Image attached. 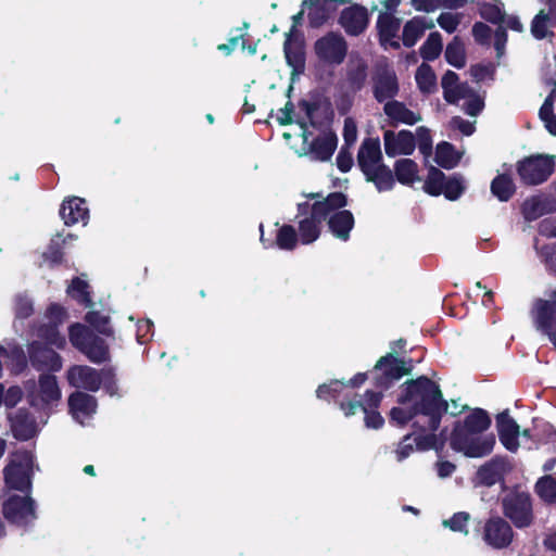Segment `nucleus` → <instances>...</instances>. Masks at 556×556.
Listing matches in <instances>:
<instances>
[{"label": "nucleus", "mask_w": 556, "mask_h": 556, "mask_svg": "<svg viewBox=\"0 0 556 556\" xmlns=\"http://www.w3.org/2000/svg\"><path fill=\"white\" fill-rule=\"evenodd\" d=\"M65 242L66 238H63L61 233H56L48 244L42 257L49 264L50 268H54L63 264Z\"/></svg>", "instance_id": "ea45409f"}, {"label": "nucleus", "mask_w": 556, "mask_h": 556, "mask_svg": "<svg viewBox=\"0 0 556 556\" xmlns=\"http://www.w3.org/2000/svg\"><path fill=\"white\" fill-rule=\"evenodd\" d=\"M260 230H261L260 240L263 243L265 249H271V248L277 247L278 249L283 250V251H293L296 248L298 242L300 240L295 228L288 224H283L282 226L279 227V229L277 230L275 240L264 238L262 224L260 226Z\"/></svg>", "instance_id": "a878e982"}, {"label": "nucleus", "mask_w": 556, "mask_h": 556, "mask_svg": "<svg viewBox=\"0 0 556 556\" xmlns=\"http://www.w3.org/2000/svg\"><path fill=\"white\" fill-rule=\"evenodd\" d=\"M556 440V429L549 422L535 427L534 441L542 444H553Z\"/></svg>", "instance_id": "13d9d810"}, {"label": "nucleus", "mask_w": 556, "mask_h": 556, "mask_svg": "<svg viewBox=\"0 0 556 556\" xmlns=\"http://www.w3.org/2000/svg\"><path fill=\"white\" fill-rule=\"evenodd\" d=\"M338 146L337 135L329 130L323 135L317 136L309 143L308 152L313 159L319 162L329 161Z\"/></svg>", "instance_id": "cd10ccee"}, {"label": "nucleus", "mask_w": 556, "mask_h": 556, "mask_svg": "<svg viewBox=\"0 0 556 556\" xmlns=\"http://www.w3.org/2000/svg\"><path fill=\"white\" fill-rule=\"evenodd\" d=\"M465 189L466 187L462 175L453 174L450 177H446L444 192H442V194L448 201H456L465 192Z\"/></svg>", "instance_id": "3c124183"}, {"label": "nucleus", "mask_w": 556, "mask_h": 556, "mask_svg": "<svg viewBox=\"0 0 556 556\" xmlns=\"http://www.w3.org/2000/svg\"><path fill=\"white\" fill-rule=\"evenodd\" d=\"M530 317L535 330L546 336L556 348V289L548 292L547 299H534Z\"/></svg>", "instance_id": "0eeeda50"}, {"label": "nucleus", "mask_w": 556, "mask_h": 556, "mask_svg": "<svg viewBox=\"0 0 556 556\" xmlns=\"http://www.w3.org/2000/svg\"><path fill=\"white\" fill-rule=\"evenodd\" d=\"M329 384H330V390L332 392L333 402L337 403L339 406H340V403H342V401L348 400L346 396L357 400L358 395L356 393H353L351 391L344 392V390L348 388L345 382L336 379V380H331L329 382Z\"/></svg>", "instance_id": "bf43d9fd"}, {"label": "nucleus", "mask_w": 556, "mask_h": 556, "mask_svg": "<svg viewBox=\"0 0 556 556\" xmlns=\"http://www.w3.org/2000/svg\"><path fill=\"white\" fill-rule=\"evenodd\" d=\"M437 22L440 25V27L448 34L454 33L459 24V20L456 15L446 12L441 13Z\"/></svg>", "instance_id": "69168bd1"}, {"label": "nucleus", "mask_w": 556, "mask_h": 556, "mask_svg": "<svg viewBox=\"0 0 556 556\" xmlns=\"http://www.w3.org/2000/svg\"><path fill=\"white\" fill-rule=\"evenodd\" d=\"M346 401L340 403V409L345 417H351L358 412L364 413L365 426L369 429L378 430L383 427L384 418L381 416L379 408L383 400L382 392L367 390L364 393L363 400H354L346 396Z\"/></svg>", "instance_id": "423d86ee"}, {"label": "nucleus", "mask_w": 556, "mask_h": 556, "mask_svg": "<svg viewBox=\"0 0 556 556\" xmlns=\"http://www.w3.org/2000/svg\"><path fill=\"white\" fill-rule=\"evenodd\" d=\"M386 154L390 157L396 155H410L416 148V137L410 130L402 129L397 134L393 130L383 132Z\"/></svg>", "instance_id": "f3484780"}, {"label": "nucleus", "mask_w": 556, "mask_h": 556, "mask_svg": "<svg viewBox=\"0 0 556 556\" xmlns=\"http://www.w3.org/2000/svg\"><path fill=\"white\" fill-rule=\"evenodd\" d=\"M97 406L96 397L81 391H75L68 397V407L73 414L90 416L96 413Z\"/></svg>", "instance_id": "72a5a7b5"}, {"label": "nucleus", "mask_w": 556, "mask_h": 556, "mask_svg": "<svg viewBox=\"0 0 556 556\" xmlns=\"http://www.w3.org/2000/svg\"><path fill=\"white\" fill-rule=\"evenodd\" d=\"M380 36L390 39L396 36L400 29V20L389 13H380L377 21Z\"/></svg>", "instance_id": "8fccbe9b"}, {"label": "nucleus", "mask_w": 556, "mask_h": 556, "mask_svg": "<svg viewBox=\"0 0 556 556\" xmlns=\"http://www.w3.org/2000/svg\"><path fill=\"white\" fill-rule=\"evenodd\" d=\"M60 216L66 226H72L79 222L86 225L89 219V210L86 206L85 199L79 197L65 199L60 207Z\"/></svg>", "instance_id": "5701e85b"}, {"label": "nucleus", "mask_w": 556, "mask_h": 556, "mask_svg": "<svg viewBox=\"0 0 556 556\" xmlns=\"http://www.w3.org/2000/svg\"><path fill=\"white\" fill-rule=\"evenodd\" d=\"M394 178L404 186L418 180V165L412 159H400L394 163Z\"/></svg>", "instance_id": "e433bc0d"}, {"label": "nucleus", "mask_w": 556, "mask_h": 556, "mask_svg": "<svg viewBox=\"0 0 556 556\" xmlns=\"http://www.w3.org/2000/svg\"><path fill=\"white\" fill-rule=\"evenodd\" d=\"M311 205L327 219L332 212L342 211L348 205V197L341 191H336Z\"/></svg>", "instance_id": "473e14b6"}, {"label": "nucleus", "mask_w": 556, "mask_h": 556, "mask_svg": "<svg viewBox=\"0 0 556 556\" xmlns=\"http://www.w3.org/2000/svg\"><path fill=\"white\" fill-rule=\"evenodd\" d=\"M368 77V64L364 59H358L355 64L348 67L346 83L353 92L361 91Z\"/></svg>", "instance_id": "c9c22d12"}, {"label": "nucleus", "mask_w": 556, "mask_h": 556, "mask_svg": "<svg viewBox=\"0 0 556 556\" xmlns=\"http://www.w3.org/2000/svg\"><path fill=\"white\" fill-rule=\"evenodd\" d=\"M412 370V359L405 362L395 356L394 353H388L381 356L370 370L372 384L378 389L377 392L383 393L402 377L409 375Z\"/></svg>", "instance_id": "20e7f679"}, {"label": "nucleus", "mask_w": 556, "mask_h": 556, "mask_svg": "<svg viewBox=\"0 0 556 556\" xmlns=\"http://www.w3.org/2000/svg\"><path fill=\"white\" fill-rule=\"evenodd\" d=\"M430 433H420L415 437L414 442L416 448L419 451H429L432 448H437L438 435L434 433L435 431L429 430Z\"/></svg>", "instance_id": "052dcab7"}, {"label": "nucleus", "mask_w": 556, "mask_h": 556, "mask_svg": "<svg viewBox=\"0 0 556 556\" xmlns=\"http://www.w3.org/2000/svg\"><path fill=\"white\" fill-rule=\"evenodd\" d=\"M314 51L321 63L340 65L346 58L348 42L341 34L329 31L315 41Z\"/></svg>", "instance_id": "9b49d317"}, {"label": "nucleus", "mask_w": 556, "mask_h": 556, "mask_svg": "<svg viewBox=\"0 0 556 556\" xmlns=\"http://www.w3.org/2000/svg\"><path fill=\"white\" fill-rule=\"evenodd\" d=\"M89 288L90 287L86 280H83L79 277H74L66 289V293L78 304L85 307H91L93 305V301Z\"/></svg>", "instance_id": "58836bf2"}, {"label": "nucleus", "mask_w": 556, "mask_h": 556, "mask_svg": "<svg viewBox=\"0 0 556 556\" xmlns=\"http://www.w3.org/2000/svg\"><path fill=\"white\" fill-rule=\"evenodd\" d=\"M535 249L546 270L556 275V242L535 247Z\"/></svg>", "instance_id": "603ef678"}, {"label": "nucleus", "mask_w": 556, "mask_h": 556, "mask_svg": "<svg viewBox=\"0 0 556 556\" xmlns=\"http://www.w3.org/2000/svg\"><path fill=\"white\" fill-rule=\"evenodd\" d=\"M2 514L9 523L26 528L37 519L36 502L29 493L10 495L2 504Z\"/></svg>", "instance_id": "9d476101"}, {"label": "nucleus", "mask_w": 556, "mask_h": 556, "mask_svg": "<svg viewBox=\"0 0 556 556\" xmlns=\"http://www.w3.org/2000/svg\"><path fill=\"white\" fill-rule=\"evenodd\" d=\"M28 359L37 371L58 372L62 369L63 361L59 353L39 341L28 344Z\"/></svg>", "instance_id": "2eb2a0df"}, {"label": "nucleus", "mask_w": 556, "mask_h": 556, "mask_svg": "<svg viewBox=\"0 0 556 556\" xmlns=\"http://www.w3.org/2000/svg\"><path fill=\"white\" fill-rule=\"evenodd\" d=\"M382 164V152L379 138H366L363 140L357 152V165L363 174L367 169L375 168Z\"/></svg>", "instance_id": "b1692460"}, {"label": "nucleus", "mask_w": 556, "mask_h": 556, "mask_svg": "<svg viewBox=\"0 0 556 556\" xmlns=\"http://www.w3.org/2000/svg\"><path fill=\"white\" fill-rule=\"evenodd\" d=\"M536 494L546 503H556V479L552 476H543L535 483Z\"/></svg>", "instance_id": "09e8293b"}, {"label": "nucleus", "mask_w": 556, "mask_h": 556, "mask_svg": "<svg viewBox=\"0 0 556 556\" xmlns=\"http://www.w3.org/2000/svg\"><path fill=\"white\" fill-rule=\"evenodd\" d=\"M367 181L374 182L379 192L392 190L395 185L393 172L386 164H378L364 174Z\"/></svg>", "instance_id": "2f4dec72"}, {"label": "nucleus", "mask_w": 556, "mask_h": 556, "mask_svg": "<svg viewBox=\"0 0 556 556\" xmlns=\"http://www.w3.org/2000/svg\"><path fill=\"white\" fill-rule=\"evenodd\" d=\"M369 22L370 14L368 9L359 3H352L350 7L344 8L338 18V24L351 37L364 34L369 26Z\"/></svg>", "instance_id": "dca6fc26"}, {"label": "nucleus", "mask_w": 556, "mask_h": 556, "mask_svg": "<svg viewBox=\"0 0 556 556\" xmlns=\"http://www.w3.org/2000/svg\"><path fill=\"white\" fill-rule=\"evenodd\" d=\"M479 13L483 20L492 24L501 25L505 21V15L502 10L493 3H482Z\"/></svg>", "instance_id": "6e6d98bb"}, {"label": "nucleus", "mask_w": 556, "mask_h": 556, "mask_svg": "<svg viewBox=\"0 0 556 556\" xmlns=\"http://www.w3.org/2000/svg\"><path fill=\"white\" fill-rule=\"evenodd\" d=\"M283 52L287 64L292 68V74H302L306 61L303 41L293 40L292 34L287 33Z\"/></svg>", "instance_id": "bb28decb"}, {"label": "nucleus", "mask_w": 556, "mask_h": 556, "mask_svg": "<svg viewBox=\"0 0 556 556\" xmlns=\"http://www.w3.org/2000/svg\"><path fill=\"white\" fill-rule=\"evenodd\" d=\"M491 192L501 202H507L515 194L516 186L508 174H500L491 182Z\"/></svg>", "instance_id": "a19ab883"}, {"label": "nucleus", "mask_w": 556, "mask_h": 556, "mask_svg": "<svg viewBox=\"0 0 556 556\" xmlns=\"http://www.w3.org/2000/svg\"><path fill=\"white\" fill-rule=\"evenodd\" d=\"M40 401L43 405L56 402L61 399V390L56 377L50 374H41L38 379Z\"/></svg>", "instance_id": "f704fd0d"}, {"label": "nucleus", "mask_w": 556, "mask_h": 556, "mask_svg": "<svg viewBox=\"0 0 556 556\" xmlns=\"http://www.w3.org/2000/svg\"><path fill=\"white\" fill-rule=\"evenodd\" d=\"M68 339L71 344L91 363L102 364L110 359L109 345L90 327L80 323L71 325Z\"/></svg>", "instance_id": "7ed1b4c3"}, {"label": "nucleus", "mask_w": 556, "mask_h": 556, "mask_svg": "<svg viewBox=\"0 0 556 556\" xmlns=\"http://www.w3.org/2000/svg\"><path fill=\"white\" fill-rule=\"evenodd\" d=\"M23 399V391L18 386H11L5 392L3 403L8 408L15 407Z\"/></svg>", "instance_id": "338daca9"}, {"label": "nucleus", "mask_w": 556, "mask_h": 556, "mask_svg": "<svg viewBox=\"0 0 556 556\" xmlns=\"http://www.w3.org/2000/svg\"><path fill=\"white\" fill-rule=\"evenodd\" d=\"M299 215L304 216L299 220V238L302 244H312L321 235L323 223L326 218L320 215L308 202L298 204Z\"/></svg>", "instance_id": "4468645a"}, {"label": "nucleus", "mask_w": 556, "mask_h": 556, "mask_svg": "<svg viewBox=\"0 0 556 556\" xmlns=\"http://www.w3.org/2000/svg\"><path fill=\"white\" fill-rule=\"evenodd\" d=\"M37 336L48 345L58 349H64L66 345L65 337L60 333L59 325L52 323L42 324L37 329Z\"/></svg>", "instance_id": "a18cd8bd"}, {"label": "nucleus", "mask_w": 556, "mask_h": 556, "mask_svg": "<svg viewBox=\"0 0 556 556\" xmlns=\"http://www.w3.org/2000/svg\"><path fill=\"white\" fill-rule=\"evenodd\" d=\"M416 144L418 146L419 152L425 157L432 154V136L430 129L426 126H419L416 129Z\"/></svg>", "instance_id": "5fc2aeb1"}, {"label": "nucleus", "mask_w": 556, "mask_h": 556, "mask_svg": "<svg viewBox=\"0 0 556 556\" xmlns=\"http://www.w3.org/2000/svg\"><path fill=\"white\" fill-rule=\"evenodd\" d=\"M484 109V99L479 94L469 98L464 103L463 110L470 116H478Z\"/></svg>", "instance_id": "0e129e2a"}, {"label": "nucleus", "mask_w": 556, "mask_h": 556, "mask_svg": "<svg viewBox=\"0 0 556 556\" xmlns=\"http://www.w3.org/2000/svg\"><path fill=\"white\" fill-rule=\"evenodd\" d=\"M553 213H556V199L551 194L531 195L521 204V214L527 222Z\"/></svg>", "instance_id": "aec40b11"}, {"label": "nucleus", "mask_w": 556, "mask_h": 556, "mask_svg": "<svg viewBox=\"0 0 556 556\" xmlns=\"http://www.w3.org/2000/svg\"><path fill=\"white\" fill-rule=\"evenodd\" d=\"M372 94L378 103L394 100L400 92L397 75L389 64L376 65L372 75Z\"/></svg>", "instance_id": "f8f14e48"}, {"label": "nucleus", "mask_w": 556, "mask_h": 556, "mask_svg": "<svg viewBox=\"0 0 556 556\" xmlns=\"http://www.w3.org/2000/svg\"><path fill=\"white\" fill-rule=\"evenodd\" d=\"M416 84L422 93H432L437 88V76L432 67L421 63L415 74Z\"/></svg>", "instance_id": "37998d69"}, {"label": "nucleus", "mask_w": 556, "mask_h": 556, "mask_svg": "<svg viewBox=\"0 0 556 556\" xmlns=\"http://www.w3.org/2000/svg\"><path fill=\"white\" fill-rule=\"evenodd\" d=\"M496 428L501 443L509 452H516L519 447V425L510 417L508 410L496 415Z\"/></svg>", "instance_id": "412c9836"}, {"label": "nucleus", "mask_w": 556, "mask_h": 556, "mask_svg": "<svg viewBox=\"0 0 556 556\" xmlns=\"http://www.w3.org/2000/svg\"><path fill=\"white\" fill-rule=\"evenodd\" d=\"M491 28L482 22H476L472 26V35L479 43H486L491 38Z\"/></svg>", "instance_id": "774afa93"}, {"label": "nucleus", "mask_w": 556, "mask_h": 556, "mask_svg": "<svg viewBox=\"0 0 556 556\" xmlns=\"http://www.w3.org/2000/svg\"><path fill=\"white\" fill-rule=\"evenodd\" d=\"M434 161L440 167L452 169L458 165L460 155L451 142L441 141L437 146Z\"/></svg>", "instance_id": "4c0bfd02"}, {"label": "nucleus", "mask_w": 556, "mask_h": 556, "mask_svg": "<svg viewBox=\"0 0 556 556\" xmlns=\"http://www.w3.org/2000/svg\"><path fill=\"white\" fill-rule=\"evenodd\" d=\"M502 513L517 529L530 527L534 521L533 503L529 492L513 489L501 500Z\"/></svg>", "instance_id": "39448f33"}, {"label": "nucleus", "mask_w": 556, "mask_h": 556, "mask_svg": "<svg viewBox=\"0 0 556 556\" xmlns=\"http://www.w3.org/2000/svg\"><path fill=\"white\" fill-rule=\"evenodd\" d=\"M442 48L441 34L439 31H432L419 48V53L425 61H434L440 56Z\"/></svg>", "instance_id": "de8ad7c7"}, {"label": "nucleus", "mask_w": 556, "mask_h": 556, "mask_svg": "<svg viewBox=\"0 0 556 556\" xmlns=\"http://www.w3.org/2000/svg\"><path fill=\"white\" fill-rule=\"evenodd\" d=\"M445 180L446 176L441 169L430 166L424 184V191L431 197H439L444 192Z\"/></svg>", "instance_id": "c03bdc74"}, {"label": "nucleus", "mask_w": 556, "mask_h": 556, "mask_svg": "<svg viewBox=\"0 0 556 556\" xmlns=\"http://www.w3.org/2000/svg\"><path fill=\"white\" fill-rule=\"evenodd\" d=\"M66 378L72 387L91 392L98 391L102 382L99 371L87 365L71 366Z\"/></svg>", "instance_id": "a211bd4d"}, {"label": "nucleus", "mask_w": 556, "mask_h": 556, "mask_svg": "<svg viewBox=\"0 0 556 556\" xmlns=\"http://www.w3.org/2000/svg\"><path fill=\"white\" fill-rule=\"evenodd\" d=\"M491 426V418L483 408H475L463 421L454 424L450 437L452 450L464 453L471 458L484 457L493 451L495 437L493 434L479 437Z\"/></svg>", "instance_id": "f03ea898"}, {"label": "nucleus", "mask_w": 556, "mask_h": 556, "mask_svg": "<svg viewBox=\"0 0 556 556\" xmlns=\"http://www.w3.org/2000/svg\"><path fill=\"white\" fill-rule=\"evenodd\" d=\"M8 420L13 437L18 441H28L37 433L36 419L27 408L8 414Z\"/></svg>", "instance_id": "6ab92c4d"}, {"label": "nucleus", "mask_w": 556, "mask_h": 556, "mask_svg": "<svg viewBox=\"0 0 556 556\" xmlns=\"http://www.w3.org/2000/svg\"><path fill=\"white\" fill-rule=\"evenodd\" d=\"M434 24L425 16H415L407 21L403 27L402 42L404 47L412 48L424 36L426 29L433 28Z\"/></svg>", "instance_id": "7c9ffc66"}, {"label": "nucleus", "mask_w": 556, "mask_h": 556, "mask_svg": "<svg viewBox=\"0 0 556 556\" xmlns=\"http://www.w3.org/2000/svg\"><path fill=\"white\" fill-rule=\"evenodd\" d=\"M301 7L307 9V18L312 28H319L326 24L334 11L331 0H303Z\"/></svg>", "instance_id": "c756f323"}, {"label": "nucleus", "mask_w": 556, "mask_h": 556, "mask_svg": "<svg viewBox=\"0 0 556 556\" xmlns=\"http://www.w3.org/2000/svg\"><path fill=\"white\" fill-rule=\"evenodd\" d=\"M34 313L33 302L27 296H18L15 302V317L26 319Z\"/></svg>", "instance_id": "680f3d73"}, {"label": "nucleus", "mask_w": 556, "mask_h": 556, "mask_svg": "<svg viewBox=\"0 0 556 556\" xmlns=\"http://www.w3.org/2000/svg\"><path fill=\"white\" fill-rule=\"evenodd\" d=\"M470 519V515L466 511L455 513L450 519L443 520V526L451 529L454 532H462L468 534L467 523Z\"/></svg>", "instance_id": "4d7b16f0"}, {"label": "nucleus", "mask_w": 556, "mask_h": 556, "mask_svg": "<svg viewBox=\"0 0 556 556\" xmlns=\"http://www.w3.org/2000/svg\"><path fill=\"white\" fill-rule=\"evenodd\" d=\"M384 114L390 118L392 126L397 124L415 125L421 121V116L409 110L404 102L397 100L387 101L383 105Z\"/></svg>", "instance_id": "c85d7f7f"}, {"label": "nucleus", "mask_w": 556, "mask_h": 556, "mask_svg": "<svg viewBox=\"0 0 556 556\" xmlns=\"http://www.w3.org/2000/svg\"><path fill=\"white\" fill-rule=\"evenodd\" d=\"M329 231L341 241H348L355 225V218L351 211L342 210L332 213L327 217Z\"/></svg>", "instance_id": "393cba45"}, {"label": "nucleus", "mask_w": 556, "mask_h": 556, "mask_svg": "<svg viewBox=\"0 0 556 556\" xmlns=\"http://www.w3.org/2000/svg\"><path fill=\"white\" fill-rule=\"evenodd\" d=\"M554 169V157L549 155H530L517 163V174L526 186H538L545 182Z\"/></svg>", "instance_id": "1a4fd4ad"}, {"label": "nucleus", "mask_w": 556, "mask_h": 556, "mask_svg": "<svg viewBox=\"0 0 556 556\" xmlns=\"http://www.w3.org/2000/svg\"><path fill=\"white\" fill-rule=\"evenodd\" d=\"M14 456L16 459L11 460L3 469L5 484L12 490L30 493L33 454L24 450L16 452Z\"/></svg>", "instance_id": "6e6552de"}, {"label": "nucleus", "mask_w": 556, "mask_h": 556, "mask_svg": "<svg viewBox=\"0 0 556 556\" xmlns=\"http://www.w3.org/2000/svg\"><path fill=\"white\" fill-rule=\"evenodd\" d=\"M397 403L401 406L393 407L390 410V424L404 427L416 416L421 415L427 418V421L424 425L414 421L412 425L413 428L421 432L426 430L437 431L443 415L448 408L440 386L427 376H419L416 379L405 381L401 386Z\"/></svg>", "instance_id": "f257e3e1"}, {"label": "nucleus", "mask_w": 556, "mask_h": 556, "mask_svg": "<svg viewBox=\"0 0 556 556\" xmlns=\"http://www.w3.org/2000/svg\"><path fill=\"white\" fill-rule=\"evenodd\" d=\"M553 22L551 14L546 13L544 10H541L532 20L531 23V34L538 39L542 40L547 36V23Z\"/></svg>", "instance_id": "864d4df0"}, {"label": "nucleus", "mask_w": 556, "mask_h": 556, "mask_svg": "<svg viewBox=\"0 0 556 556\" xmlns=\"http://www.w3.org/2000/svg\"><path fill=\"white\" fill-rule=\"evenodd\" d=\"M444 56L446 62L456 68H463L466 65L465 46L458 36L447 43Z\"/></svg>", "instance_id": "79ce46f5"}, {"label": "nucleus", "mask_w": 556, "mask_h": 556, "mask_svg": "<svg viewBox=\"0 0 556 556\" xmlns=\"http://www.w3.org/2000/svg\"><path fill=\"white\" fill-rule=\"evenodd\" d=\"M508 469V462L505 456H494L479 467L477 478L480 484L492 486L497 482H504V476Z\"/></svg>", "instance_id": "4be33fe9"}, {"label": "nucleus", "mask_w": 556, "mask_h": 556, "mask_svg": "<svg viewBox=\"0 0 556 556\" xmlns=\"http://www.w3.org/2000/svg\"><path fill=\"white\" fill-rule=\"evenodd\" d=\"M514 536L515 532L511 525L503 517L493 516L484 522L482 540L494 549L507 548L511 544Z\"/></svg>", "instance_id": "ddd939ff"}, {"label": "nucleus", "mask_w": 556, "mask_h": 556, "mask_svg": "<svg viewBox=\"0 0 556 556\" xmlns=\"http://www.w3.org/2000/svg\"><path fill=\"white\" fill-rule=\"evenodd\" d=\"M85 321L92 328L91 330L97 331L100 334H103L108 338H112L114 336V330L110 323V317L108 315H103L99 311H89L85 315Z\"/></svg>", "instance_id": "49530a36"}, {"label": "nucleus", "mask_w": 556, "mask_h": 556, "mask_svg": "<svg viewBox=\"0 0 556 556\" xmlns=\"http://www.w3.org/2000/svg\"><path fill=\"white\" fill-rule=\"evenodd\" d=\"M46 317L49 319V323L60 326L63 324L64 319L66 318V311L60 304L51 303L47 307Z\"/></svg>", "instance_id": "e2e57ef3"}]
</instances>
